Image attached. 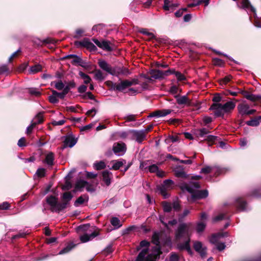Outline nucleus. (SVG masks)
Instances as JSON below:
<instances>
[{"instance_id":"nucleus-17","label":"nucleus","mask_w":261,"mask_h":261,"mask_svg":"<svg viewBox=\"0 0 261 261\" xmlns=\"http://www.w3.org/2000/svg\"><path fill=\"white\" fill-rule=\"evenodd\" d=\"M131 132L133 133V136L136 138V140L139 143H141L146 137L145 130H132Z\"/></svg>"},{"instance_id":"nucleus-51","label":"nucleus","mask_w":261,"mask_h":261,"mask_svg":"<svg viewBox=\"0 0 261 261\" xmlns=\"http://www.w3.org/2000/svg\"><path fill=\"white\" fill-rule=\"evenodd\" d=\"M210 133L209 130L206 128H202L197 130V134L200 137H203Z\"/></svg>"},{"instance_id":"nucleus-2","label":"nucleus","mask_w":261,"mask_h":261,"mask_svg":"<svg viewBox=\"0 0 261 261\" xmlns=\"http://www.w3.org/2000/svg\"><path fill=\"white\" fill-rule=\"evenodd\" d=\"M179 186L182 191H186L192 194L191 199L193 201L206 198L208 196V191L206 190L195 191L196 189L200 188L199 182L190 181L189 185L181 183Z\"/></svg>"},{"instance_id":"nucleus-35","label":"nucleus","mask_w":261,"mask_h":261,"mask_svg":"<svg viewBox=\"0 0 261 261\" xmlns=\"http://www.w3.org/2000/svg\"><path fill=\"white\" fill-rule=\"evenodd\" d=\"M88 183L86 181L84 180H78L75 184V189L77 191H81V190L88 185Z\"/></svg>"},{"instance_id":"nucleus-57","label":"nucleus","mask_w":261,"mask_h":261,"mask_svg":"<svg viewBox=\"0 0 261 261\" xmlns=\"http://www.w3.org/2000/svg\"><path fill=\"white\" fill-rule=\"evenodd\" d=\"M169 260L170 261H178L179 257L176 253H175L174 252H172L171 253L170 257H169Z\"/></svg>"},{"instance_id":"nucleus-61","label":"nucleus","mask_w":261,"mask_h":261,"mask_svg":"<svg viewBox=\"0 0 261 261\" xmlns=\"http://www.w3.org/2000/svg\"><path fill=\"white\" fill-rule=\"evenodd\" d=\"M226 247L224 243H218L216 244V248L219 251L223 250Z\"/></svg>"},{"instance_id":"nucleus-48","label":"nucleus","mask_w":261,"mask_h":261,"mask_svg":"<svg viewBox=\"0 0 261 261\" xmlns=\"http://www.w3.org/2000/svg\"><path fill=\"white\" fill-rule=\"evenodd\" d=\"M46 174V170L44 168H39L36 172V174L39 177L45 176Z\"/></svg>"},{"instance_id":"nucleus-64","label":"nucleus","mask_w":261,"mask_h":261,"mask_svg":"<svg viewBox=\"0 0 261 261\" xmlns=\"http://www.w3.org/2000/svg\"><path fill=\"white\" fill-rule=\"evenodd\" d=\"M172 207L175 211H179L180 208V205L179 203L177 201H174L172 203Z\"/></svg>"},{"instance_id":"nucleus-11","label":"nucleus","mask_w":261,"mask_h":261,"mask_svg":"<svg viewBox=\"0 0 261 261\" xmlns=\"http://www.w3.org/2000/svg\"><path fill=\"white\" fill-rule=\"evenodd\" d=\"M170 70L161 71L160 70H151L150 71V74L151 75L152 79L158 80L162 79L165 76L170 75Z\"/></svg>"},{"instance_id":"nucleus-24","label":"nucleus","mask_w":261,"mask_h":261,"mask_svg":"<svg viewBox=\"0 0 261 261\" xmlns=\"http://www.w3.org/2000/svg\"><path fill=\"white\" fill-rule=\"evenodd\" d=\"M236 205L238 209L240 211H245L248 209L246 202L241 198L236 199Z\"/></svg>"},{"instance_id":"nucleus-39","label":"nucleus","mask_w":261,"mask_h":261,"mask_svg":"<svg viewBox=\"0 0 261 261\" xmlns=\"http://www.w3.org/2000/svg\"><path fill=\"white\" fill-rule=\"evenodd\" d=\"M158 190L160 193L164 196L165 199L168 197V195L166 192L168 190V189L165 187L163 184L158 187Z\"/></svg>"},{"instance_id":"nucleus-29","label":"nucleus","mask_w":261,"mask_h":261,"mask_svg":"<svg viewBox=\"0 0 261 261\" xmlns=\"http://www.w3.org/2000/svg\"><path fill=\"white\" fill-rule=\"evenodd\" d=\"M261 123V116H257L246 122L247 125L251 126H257Z\"/></svg>"},{"instance_id":"nucleus-8","label":"nucleus","mask_w":261,"mask_h":261,"mask_svg":"<svg viewBox=\"0 0 261 261\" xmlns=\"http://www.w3.org/2000/svg\"><path fill=\"white\" fill-rule=\"evenodd\" d=\"M237 108L239 115H241V116L252 115L256 112L255 110H250L249 105L244 103L239 104Z\"/></svg>"},{"instance_id":"nucleus-41","label":"nucleus","mask_w":261,"mask_h":261,"mask_svg":"<svg viewBox=\"0 0 261 261\" xmlns=\"http://www.w3.org/2000/svg\"><path fill=\"white\" fill-rule=\"evenodd\" d=\"M42 67L40 64H36L30 67V72L31 73L35 74L42 70Z\"/></svg>"},{"instance_id":"nucleus-60","label":"nucleus","mask_w":261,"mask_h":261,"mask_svg":"<svg viewBox=\"0 0 261 261\" xmlns=\"http://www.w3.org/2000/svg\"><path fill=\"white\" fill-rule=\"evenodd\" d=\"M178 140V138L177 136H170L168 139H166V142L168 143L170 142H175Z\"/></svg>"},{"instance_id":"nucleus-5","label":"nucleus","mask_w":261,"mask_h":261,"mask_svg":"<svg viewBox=\"0 0 261 261\" xmlns=\"http://www.w3.org/2000/svg\"><path fill=\"white\" fill-rule=\"evenodd\" d=\"M79 229L85 233L81 235L80 239L82 243H86L92 240L96 237L98 236L99 233L97 231V228L94 227H90L89 224H84L79 227Z\"/></svg>"},{"instance_id":"nucleus-62","label":"nucleus","mask_w":261,"mask_h":261,"mask_svg":"<svg viewBox=\"0 0 261 261\" xmlns=\"http://www.w3.org/2000/svg\"><path fill=\"white\" fill-rule=\"evenodd\" d=\"M221 100L222 97L219 94L215 95L213 97V101L214 102V103H220L219 102H220Z\"/></svg>"},{"instance_id":"nucleus-10","label":"nucleus","mask_w":261,"mask_h":261,"mask_svg":"<svg viewBox=\"0 0 261 261\" xmlns=\"http://www.w3.org/2000/svg\"><path fill=\"white\" fill-rule=\"evenodd\" d=\"M193 247L195 250L198 252L201 258H204L206 255V247L203 245L202 243L199 241H195L193 243Z\"/></svg>"},{"instance_id":"nucleus-19","label":"nucleus","mask_w":261,"mask_h":261,"mask_svg":"<svg viewBox=\"0 0 261 261\" xmlns=\"http://www.w3.org/2000/svg\"><path fill=\"white\" fill-rule=\"evenodd\" d=\"M171 110L169 109H163L161 110H157L153 112L148 116L149 117H164L169 114L171 112Z\"/></svg>"},{"instance_id":"nucleus-21","label":"nucleus","mask_w":261,"mask_h":261,"mask_svg":"<svg viewBox=\"0 0 261 261\" xmlns=\"http://www.w3.org/2000/svg\"><path fill=\"white\" fill-rule=\"evenodd\" d=\"M77 142V139L71 136L67 137L63 142V149L69 147H72Z\"/></svg>"},{"instance_id":"nucleus-25","label":"nucleus","mask_w":261,"mask_h":261,"mask_svg":"<svg viewBox=\"0 0 261 261\" xmlns=\"http://www.w3.org/2000/svg\"><path fill=\"white\" fill-rule=\"evenodd\" d=\"M175 98L177 103L179 105H187L190 106L191 105V101L187 95H176Z\"/></svg>"},{"instance_id":"nucleus-18","label":"nucleus","mask_w":261,"mask_h":261,"mask_svg":"<svg viewBox=\"0 0 261 261\" xmlns=\"http://www.w3.org/2000/svg\"><path fill=\"white\" fill-rule=\"evenodd\" d=\"M33 42L37 46H41L44 44H55L56 43V41L51 38H47L46 39L42 40L36 38L33 40Z\"/></svg>"},{"instance_id":"nucleus-44","label":"nucleus","mask_w":261,"mask_h":261,"mask_svg":"<svg viewBox=\"0 0 261 261\" xmlns=\"http://www.w3.org/2000/svg\"><path fill=\"white\" fill-rule=\"evenodd\" d=\"M213 170L212 172L214 173L216 175H219L225 172V169L224 168H221L219 167L214 166L212 167Z\"/></svg>"},{"instance_id":"nucleus-45","label":"nucleus","mask_w":261,"mask_h":261,"mask_svg":"<svg viewBox=\"0 0 261 261\" xmlns=\"http://www.w3.org/2000/svg\"><path fill=\"white\" fill-rule=\"evenodd\" d=\"M51 84H54L55 87L58 90H63L64 87V84L61 80H59L57 82H53Z\"/></svg>"},{"instance_id":"nucleus-22","label":"nucleus","mask_w":261,"mask_h":261,"mask_svg":"<svg viewBox=\"0 0 261 261\" xmlns=\"http://www.w3.org/2000/svg\"><path fill=\"white\" fill-rule=\"evenodd\" d=\"M175 175L177 177L187 178L188 175L185 172L182 166H177L174 170Z\"/></svg>"},{"instance_id":"nucleus-49","label":"nucleus","mask_w":261,"mask_h":261,"mask_svg":"<svg viewBox=\"0 0 261 261\" xmlns=\"http://www.w3.org/2000/svg\"><path fill=\"white\" fill-rule=\"evenodd\" d=\"M29 92L30 94L35 95V96H39L41 94V92L39 91L37 88H31L28 89Z\"/></svg>"},{"instance_id":"nucleus-36","label":"nucleus","mask_w":261,"mask_h":261,"mask_svg":"<svg viewBox=\"0 0 261 261\" xmlns=\"http://www.w3.org/2000/svg\"><path fill=\"white\" fill-rule=\"evenodd\" d=\"M75 245L73 244V243H70L63 248L62 250H61L59 254H63L68 253L75 247Z\"/></svg>"},{"instance_id":"nucleus-58","label":"nucleus","mask_w":261,"mask_h":261,"mask_svg":"<svg viewBox=\"0 0 261 261\" xmlns=\"http://www.w3.org/2000/svg\"><path fill=\"white\" fill-rule=\"evenodd\" d=\"M159 168L155 164H153L148 167V170L149 172L151 173H155L158 171Z\"/></svg>"},{"instance_id":"nucleus-31","label":"nucleus","mask_w":261,"mask_h":261,"mask_svg":"<svg viewBox=\"0 0 261 261\" xmlns=\"http://www.w3.org/2000/svg\"><path fill=\"white\" fill-rule=\"evenodd\" d=\"M71 63L72 65L78 64L79 65L84 67V62L83 61L82 59L79 56L75 55L74 58L71 61Z\"/></svg>"},{"instance_id":"nucleus-63","label":"nucleus","mask_w":261,"mask_h":261,"mask_svg":"<svg viewBox=\"0 0 261 261\" xmlns=\"http://www.w3.org/2000/svg\"><path fill=\"white\" fill-rule=\"evenodd\" d=\"M10 207L9 203L8 202H4L0 204V210H8Z\"/></svg>"},{"instance_id":"nucleus-34","label":"nucleus","mask_w":261,"mask_h":261,"mask_svg":"<svg viewBox=\"0 0 261 261\" xmlns=\"http://www.w3.org/2000/svg\"><path fill=\"white\" fill-rule=\"evenodd\" d=\"M34 121H32L34 125L42 123L43 121V112L38 113L34 118Z\"/></svg>"},{"instance_id":"nucleus-9","label":"nucleus","mask_w":261,"mask_h":261,"mask_svg":"<svg viewBox=\"0 0 261 261\" xmlns=\"http://www.w3.org/2000/svg\"><path fill=\"white\" fill-rule=\"evenodd\" d=\"M132 86V84L129 80H125L121 81L119 83H113L112 85V88L114 90L122 92L127 88Z\"/></svg>"},{"instance_id":"nucleus-42","label":"nucleus","mask_w":261,"mask_h":261,"mask_svg":"<svg viewBox=\"0 0 261 261\" xmlns=\"http://www.w3.org/2000/svg\"><path fill=\"white\" fill-rule=\"evenodd\" d=\"M150 245V243L146 241V240H143L142 241H141V242L140 243V245L139 246H138L137 247V250L138 251V250H140L142 248H143V247H146L145 249H148V251L149 250V249H148V247Z\"/></svg>"},{"instance_id":"nucleus-28","label":"nucleus","mask_w":261,"mask_h":261,"mask_svg":"<svg viewBox=\"0 0 261 261\" xmlns=\"http://www.w3.org/2000/svg\"><path fill=\"white\" fill-rule=\"evenodd\" d=\"M89 200V196L87 194H84L80 196L74 202L75 206H78L79 205L82 204L85 202H87Z\"/></svg>"},{"instance_id":"nucleus-14","label":"nucleus","mask_w":261,"mask_h":261,"mask_svg":"<svg viewBox=\"0 0 261 261\" xmlns=\"http://www.w3.org/2000/svg\"><path fill=\"white\" fill-rule=\"evenodd\" d=\"M239 92L244 95V96L251 101H256L261 100V95H255L251 94L248 91L239 90Z\"/></svg>"},{"instance_id":"nucleus-23","label":"nucleus","mask_w":261,"mask_h":261,"mask_svg":"<svg viewBox=\"0 0 261 261\" xmlns=\"http://www.w3.org/2000/svg\"><path fill=\"white\" fill-rule=\"evenodd\" d=\"M228 236V233L225 232H219L216 234H214L212 236L210 241V243L213 244H216L218 243L219 240L221 238L227 237Z\"/></svg>"},{"instance_id":"nucleus-59","label":"nucleus","mask_w":261,"mask_h":261,"mask_svg":"<svg viewBox=\"0 0 261 261\" xmlns=\"http://www.w3.org/2000/svg\"><path fill=\"white\" fill-rule=\"evenodd\" d=\"M152 1V0H140V2L143 5L144 7L148 8L151 5Z\"/></svg>"},{"instance_id":"nucleus-55","label":"nucleus","mask_w":261,"mask_h":261,"mask_svg":"<svg viewBox=\"0 0 261 261\" xmlns=\"http://www.w3.org/2000/svg\"><path fill=\"white\" fill-rule=\"evenodd\" d=\"M225 218V215L224 214H221L219 215L218 216L215 217L213 219V221L214 222H218L219 221L223 220Z\"/></svg>"},{"instance_id":"nucleus-32","label":"nucleus","mask_w":261,"mask_h":261,"mask_svg":"<svg viewBox=\"0 0 261 261\" xmlns=\"http://www.w3.org/2000/svg\"><path fill=\"white\" fill-rule=\"evenodd\" d=\"M242 7L244 9L250 8L251 11L254 13L255 15V9L252 6L249 0H242Z\"/></svg>"},{"instance_id":"nucleus-53","label":"nucleus","mask_w":261,"mask_h":261,"mask_svg":"<svg viewBox=\"0 0 261 261\" xmlns=\"http://www.w3.org/2000/svg\"><path fill=\"white\" fill-rule=\"evenodd\" d=\"M212 170H213L212 167L207 166L204 168H202L200 170V173L206 174V173L212 172Z\"/></svg>"},{"instance_id":"nucleus-15","label":"nucleus","mask_w":261,"mask_h":261,"mask_svg":"<svg viewBox=\"0 0 261 261\" xmlns=\"http://www.w3.org/2000/svg\"><path fill=\"white\" fill-rule=\"evenodd\" d=\"M93 41L101 49L107 50L111 51L112 48L110 46V42L107 41H100L97 39H92Z\"/></svg>"},{"instance_id":"nucleus-50","label":"nucleus","mask_w":261,"mask_h":261,"mask_svg":"<svg viewBox=\"0 0 261 261\" xmlns=\"http://www.w3.org/2000/svg\"><path fill=\"white\" fill-rule=\"evenodd\" d=\"M174 182L171 179H166L164 181L163 185L166 187L168 190H170L172 188V186L173 185Z\"/></svg>"},{"instance_id":"nucleus-37","label":"nucleus","mask_w":261,"mask_h":261,"mask_svg":"<svg viewBox=\"0 0 261 261\" xmlns=\"http://www.w3.org/2000/svg\"><path fill=\"white\" fill-rule=\"evenodd\" d=\"M94 78L96 80L102 81H103L106 76L103 75L102 71L99 70H96L94 72Z\"/></svg>"},{"instance_id":"nucleus-43","label":"nucleus","mask_w":261,"mask_h":261,"mask_svg":"<svg viewBox=\"0 0 261 261\" xmlns=\"http://www.w3.org/2000/svg\"><path fill=\"white\" fill-rule=\"evenodd\" d=\"M164 212L165 213H169L172 208V204L169 202L164 201L162 203Z\"/></svg>"},{"instance_id":"nucleus-6","label":"nucleus","mask_w":261,"mask_h":261,"mask_svg":"<svg viewBox=\"0 0 261 261\" xmlns=\"http://www.w3.org/2000/svg\"><path fill=\"white\" fill-rule=\"evenodd\" d=\"M46 202L50 206V210L53 212L60 213L67 207V203H59L58 199L53 195L47 196Z\"/></svg>"},{"instance_id":"nucleus-52","label":"nucleus","mask_w":261,"mask_h":261,"mask_svg":"<svg viewBox=\"0 0 261 261\" xmlns=\"http://www.w3.org/2000/svg\"><path fill=\"white\" fill-rule=\"evenodd\" d=\"M205 228V224L203 222H198L196 226V230L198 233L202 232Z\"/></svg>"},{"instance_id":"nucleus-7","label":"nucleus","mask_w":261,"mask_h":261,"mask_svg":"<svg viewBox=\"0 0 261 261\" xmlns=\"http://www.w3.org/2000/svg\"><path fill=\"white\" fill-rule=\"evenodd\" d=\"M74 44L77 47H84L90 51H95L97 49L96 46L87 38H85L80 41H75Z\"/></svg>"},{"instance_id":"nucleus-54","label":"nucleus","mask_w":261,"mask_h":261,"mask_svg":"<svg viewBox=\"0 0 261 261\" xmlns=\"http://www.w3.org/2000/svg\"><path fill=\"white\" fill-rule=\"evenodd\" d=\"M140 32L144 35H146L148 36L149 38H152L154 37V35L153 33L148 32L147 30L146 29H142Z\"/></svg>"},{"instance_id":"nucleus-47","label":"nucleus","mask_w":261,"mask_h":261,"mask_svg":"<svg viewBox=\"0 0 261 261\" xmlns=\"http://www.w3.org/2000/svg\"><path fill=\"white\" fill-rule=\"evenodd\" d=\"M190 212L189 210L185 209L182 214H179L178 215V221L179 222H182L185 217H186L187 216H188V214H190Z\"/></svg>"},{"instance_id":"nucleus-1","label":"nucleus","mask_w":261,"mask_h":261,"mask_svg":"<svg viewBox=\"0 0 261 261\" xmlns=\"http://www.w3.org/2000/svg\"><path fill=\"white\" fill-rule=\"evenodd\" d=\"M191 223H180L175 232V237L176 240H185L184 242L179 243L177 245V248L179 250H186L190 255L193 254V251L191 248L190 243L192 233Z\"/></svg>"},{"instance_id":"nucleus-27","label":"nucleus","mask_w":261,"mask_h":261,"mask_svg":"<svg viewBox=\"0 0 261 261\" xmlns=\"http://www.w3.org/2000/svg\"><path fill=\"white\" fill-rule=\"evenodd\" d=\"M54 153L50 152L46 155L44 163H46L49 167H51L54 164Z\"/></svg>"},{"instance_id":"nucleus-12","label":"nucleus","mask_w":261,"mask_h":261,"mask_svg":"<svg viewBox=\"0 0 261 261\" xmlns=\"http://www.w3.org/2000/svg\"><path fill=\"white\" fill-rule=\"evenodd\" d=\"M126 147L124 143H115L113 146V150L118 156L123 155L126 152Z\"/></svg>"},{"instance_id":"nucleus-40","label":"nucleus","mask_w":261,"mask_h":261,"mask_svg":"<svg viewBox=\"0 0 261 261\" xmlns=\"http://www.w3.org/2000/svg\"><path fill=\"white\" fill-rule=\"evenodd\" d=\"M73 197L72 194L70 192H65L63 193L62 198L64 200L62 203H67V205L68 204L69 201Z\"/></svg>"},{"instance_id":"nucleus-38","label":"nucleus","mask_w":261,"mask_h":261,"mask_svg":"<svg viewBox=\"0 0 261 261\" xmlns=\"http://www.w3.org/2000/svg\"><path fill=\"white\" fill-rule=\"evenodd\" d=\"M93 167L96 170H100L105 169L106 167V165L105 162L103 161H100L99 162H95L93 164Z\"/></svg>"},{"instance_id":"nucleus-46","label":"nucleus","mask_w":261,"mask_h":261,"mask_svg":"<svg viewBox=\"0 0 261 261\" xmlns=\"http://www.w3.org/2000/svg\"><path fill=\"white\" fill-rule=\"evenodd\" d=\"M79 75L82 79L84 80V83L85 84H88L91 82V79L90 78V77L88 75L83 72L82 71L79 72Z\"/></svg>"},{"instance_id":"nucleus-26","label":"nucleus","mask_w":261,"mask_h":261,"mask_svg":"<svg viewBox=\"0 0 261 261\" xmlns=\"http://www.w3.org/2000/svg\"><path fill=\"white\" fill-rule=\"evenodd\" d=\"M112 162L113 163V165L112 167L110 168V169L117 170L119 169L126 163V161L124 159H120L119 160L112 161Z\"/></svg>"},{"instance_id":"nucleus-16","label":"nucleus","mask_w":261,"mask_h":261,"mask_svg":"<svg viewBox=\"0 0 261 261\" xmlns=\"http://www.w3.org/2000/svg\"><path fill=\"white\" fill-rule=\"evenodd\" d=\"M98 64L102 70L111 75L113 70V67H112L107 61L103 60H99Z\"/></svg>"},{"instance_id":"nucleus-4","label":"nucleus","mask_w":261,"mask_h":261,"mask_svg":"<svg viewBox=\"0 0 261 261\" xmlns=\"http://www.w3.org/2000/svg\"><path fill=\"white\" fill-rule=\"evenodd\" d=\"M151 242L155 245L151 249V252L148 254L145 261H156L162 254L161 248L160 245V233L154 232L152 236Z\"/></svg>"},{"instance_id":"nucleus-56","label":"nucleus","mask_w":261,"mask_h":261,"mask_svg":"<svg viewBox=\"0 0 261 261\" xmlns=\"http://www.w3.org/2000/svg\"><path fill=\"white\" fill-rule=\"evenodd\" d=\"M173 5H170V1L169 0H164V5L163 8L165 10H169L171 7H174Z\"/></svg>"},{"instance_id":"nucleus-3","label":"nucleus","mask_w":261,"mask_h":261,"mask_svg":"<svg viewBox=\"0 0 261 261\" xmlns=\"http://www.w3.org/2000/svg\"><path fill=\"white\" fill-rule=\"evenodd\" d=\"M235 107L234 102L228 101L224 104L213 103L210 110L214 111V115L216 117H223L225 113H231Z\"/></svg>"},{"instance_id":"nucleus-33","label":"nucleus","mask_w":261,"mask_h":261,"mask_svg":"<svg viewBox=\"0 0 261 261\" xmlns=\"http://www.w3.org/2000/svg\"><path fill=\"white\" fill-rule=\"evenodd\" d=\"M168 70L171 71L170 74H174L178 81H182L186 80L185 76L180 72L176 71L174 69H168Z\"/></svg>"},{"instance_id":"nucleus-20","label":"nucleus","mask_w":261,"mask_h":261,"mask_svg":"<svg viewBox=\"0 0 261 261\" xmlns=\"http://www.w3.org/2000/svg\"><path fill=\"white\" fill-rule=\"evenodd\" d=\"M102 181L107 186L110 185L113 178L112 173L108 170L103 171L102 173Z\"/></svg>"},{"instance_id":"nucleus-13","label":"nucleus","mask_w":261,"mask_h":261,"mask_svg":"<svg viewBox=\"0 0 261 261\" xmlns=\"http://www.w3.org/2000/svg\"><path fill=\"white\" fill-rule=\"evenodd\" d=\"M130 74V72L127 68L123 66L121 67L116 66L113 67V70L111 75L118 77L120 75H128Z\"/></svg>"},{"instance_id":"nucleus-30","label":"nucleus","mask_w":261,"mask_h":261,"mask_svg":"<svg viewBox=\"0 0 261 261\" xmlns=\"http://www.w3.org/2000/svg\"><path fill=\"white\" fill-rule=\"evenodd\" d=\"M111 224L114 227L115 229H118L122 226L120 220L116 217H113L110 221Z\"/></svg>"}]
</instances>
